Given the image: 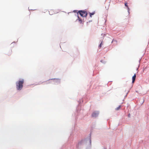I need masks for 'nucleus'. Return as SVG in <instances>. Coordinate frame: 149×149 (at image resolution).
<instances>
[{
	"label": "nucleus",
	"mask_w": 149,
	"mask_h": 149,
	"mask_svg": "<svg viewBox=\"0 0 149 149\" xmlns=\"http://www.w3.org/2000/svg\"><path fill=\"white\" fill-rule=\"evenodd\" d=\"M75 13H77V15L78 19L76 20L77 21H78L80 23L82 22V20L79 18L78 16V14L81 16L82 17H86L87 15V12L84 10H80L78 12L77 11L75 10Z\"/></svg>",
	"instance_id": "obj_1"
},
{
	"label": "nucleus",
	"mask_w": 149,
	"mask_h": 149,
	"mask_svg": "<svg viewBox=\"0 0 149 149\" xmlns=\"http://www.w3.org/2000/svg\"><path fill=\"white\" fill-rule=\"evenodd\" d=\"M24 82V80L22 79L16 83V88L17 90H21L22 89Z\"/></svg>",
	"instance_id": "obj_2"
},
{
	"label": "nucleus",
	"mask_w": 149,
	"mask_h": 149,
	"mask_svg": "<svg viewBox=\"0 0 149 149\" xmlns=\"http://www.w3.org/2000/svg\"><path fill=\"white\" fill-rule=\"evenodd\" d=\"M99 114V112L98 111H95L93 113L92 116L93 117H96Z\"/></svg>",
	"instance_id": "obj_3"
},
{
	"label": "nucleus",
	"mask_w": 149,
	"mask_h": 149,
	"mask_svg": "<svg viewBox=\"0 0 149 149\" xmlns=\"http://www.w3.org/2000/svg\"><path fill=\"white\" fill-rule=\"evenodd\" d=\"M136 77V74H134V75L132 77V83H133L135 80V79Z\"/></svg>",
	"instance_id": "obj_4"
},
{
	"label": "nucleus",
	"mask_w": 149,
	"mask_h": 149,
	"mask_svg": "<svg viewBox=\"0 0 149 149\" xmlns=\"http://www.w3.org/2000/svg\"><path fill=\"white\" fill-rule=\"evenodd\" d=\"M95 14V12H93L92 13H90L89 14L91 17H92V15H94Z\"/></svg>",
	"instance_id": "obj_5"
},
{
	"label": "nucleus",
	"mask_w": 149,
	"mask_h": 149,
	"mask_svg": "<svg viewBox=\"0 0 149 149\" xmlns=\"http://www.w3.org/2000/svg\"><path fill=\"white\" fill-rule=\"evenodd\" d=\"M127 4V2H125V6H126L127 8H128V9H129V7Z\"/></svg>",
	"instance_id": "obj_6"
},
{
	"label": "nucleus",
	"mask_w": 149,
	"mask_h": 149,
	"mask_svg": "<svg viewBox=\"0 0 149 149\" xmlns=\"http://www.w3.org/2000/svg\"><path fill=\"white\" fill-rule=\"evenodd\" d=\"M103 45V43H102V41L101 42V43H100V45H99V48H100L102 46V45Z\"/></svg>",
	"instance_id": "obj_7"
},
{
	"label": "nucleus",
	"mask_w": 149,
	"mask_h": 149,
	"mask_svg": "<svg viewBox=\"0 0 149 149\" xmlns=\"http://www.w3.org/2000/svg\"><path fill=\"white\" fill-rule=\"evenodd\" d=\"M120 108H121V106L120 105L118 106V107L116 108V110H118Z\"/></svg>",
	"instance_id": "obj_8"
},
{
	"label": "nucleus",
	"mask_w": 149,
	"mask_h": 149,
	"mask_svg": "<svg viewBox=\"0 0 149 149\" xmlns=\"http://www.w3.org/2000/svg\"><path fill=\"white\" fill-rule=\"evenodd\" d=\"M90 143H91V140H90Z\"/></svg>",
	"instance_id": "obj_9"
},
{
	"label": "nucleus",
	"mask_w": 149,
	"mask_h": 149,
	"mask_svg": "<svg viewBox=\"0 0 149 149\" xmlns=\"http://www.w3.org/2000/svg\"><path fill=\"white\" fill-rule=\"evenodd\" d=\"M104 149H106V148H104Z\"/></svg>",
	"instance_id": "obj_10"
}]
</instances>
